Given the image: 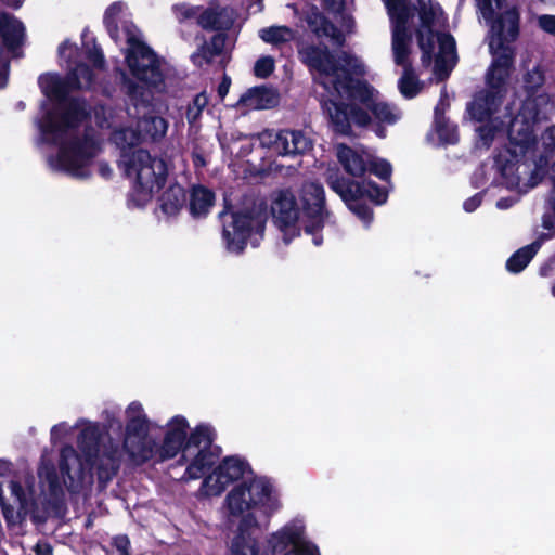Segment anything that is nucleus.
Returning <instances> with one entry per match:
<instances>
[{"mask_svg":"<svg viewBox=\"0 0 555 555\" xmlns=\"http://www.w3.org/2000/svg\"><path fill=\"white\" fill-rule=\"evenodd\" d=\"M101 171H102L103 176H109V173H111V169L107 167H102Z\"/></svg>","mask_w":555,"mask_h":555,"instance_id":"54","label":"nucleus"},{"mask_svg":"<svg viewBox=\"0 0 555 555\" xmlns=\"http://www.w3.org/2000/svg\"><path fill=\"white\" fill-rule=\"evenodd\" d=\"M122 33L128 43L126 61L129 69L134 78L145 86H134L129 81L127 82V92L135 104H138L139 101L145 103L150 98L147 88H158L164 81L160 61L153 51L142 42L141 34L135 26L125 24Z\"/></svg>","mask_w":555,"mask_h":555,"instance_id":"10","label":"nucleus"},{"mask_svg":"<svg viewBox=\"0 0 555 555\" xmlns=\"http://www.w3.org/2000/svg\"><path fill=\"white\" fill-rule=\"evenodd\" d=\"M126 426L122 449L100 444V455L96 462L99 480L108 481L118 468L122 454L135 464H142L152 459H158V443L154 433L158 426L149 420L139 402L130 403L126 409Z\"/></svg>","mask_w":555,"mask_h":555,"instance_id":"6","label":"nucleus"},{"mask_svg":"<svg viewBox=\"0 0 555 555\" xmlns=\"http://www.w3.org/2000/svg\"><path fill=\"white\" fill-rule=\"evenodd\" d=\"M367 166H370V170L380 179H387L391 173V166L385 159L373 158L370 155Z\"/></svg>","mask_w":555,"mask_h":555,"instance_id":"38","label":"nucleus"},{"mask_svg":"<svg viewBox=\"0 0 555 555\" xmlns=\"http://www.w3.org/2000/svg\"><path fill=\"white\" fill-rule=\"evenodd\" d=\"M273 555H319L318 548L304 535L300 521L287 524L268 539Z\"/></svg>","mask_w":555,"mask_h":555,"instance_id":"17","label":"nucleus"},{"mask_svg":"<svg viewBox=\"0 0 555 555\" xmlns=\"http://www.w3.org/2000/svg\"><path fill=\"white\" fill-rule=\"evenodd\" d=\"M189 423L185 417L176 415L165 426L164 439L158 444V460L165 461L175 457L186 443Z\"/></svg>","mask_w":555,"mask_h":555,"instance_id":"22","label":"nucleus"},{"mask_svg":"<svg viewBox=\"0 0 555 555\" xmlns=\"http://www.w3.org/2000/svg\"><path fill=\"white\" fill-rule=\"evenodd\" d=\"M546 80V70L542 64L537 63L527 68L522 77L525 99L509 122L508 147L498 158L505 185L519 193L534 188L543 177L534 155L537 124L554 109L552 96L543 90Z\"/></svg>","mask_w":555,"mask_h":555,"instance_id":"3","label":"nucleus"},{"mask_svg":"<svg viewBox=\"0 0 555 555\" xmlns=\"http://www.w3.org/2000/svg\"><path fill=\"white\" fill-rule=\"evenodd\" d=\"M541 243L539 241L525 246L517 250L506 262L508 271L518 273L529 263L535 253L539 250Z\"/></svg>","mask_w":555,"mask_h":555,"instance_id":"32","label":"nucleus"},{"mask_svg":"<svg viewBox=\"0 0 555 555\" xmlns=\"http://www.w3.org/2000/svg\"><path fill=\"white\" fill-rule=\"evenodd\" d=\"M369 154L364 151L352 150L351 147L338 144L337 157L345 170L351 176H362L367 168Z\"/></svg>","mask_w":555,"mask_h":555,"instance_id":"23","label":"nucleus"},{"mask_svg":"<svg viewBox=\"0 0 555 555\" xmlns=\"http://www.w3.org/2000/svg\"><path fill=\"white\" fill-rule=\"evenodd\" d=\"M173 12L176 14V17L179 21H183V20H188V18L194 17L196 15V13H197L195 8H192V7L186 5V4H176L173 7Z\"/></svg>","mask_w":555,"mask_h":555,"instance_id":"41","label":"nucleus"},{"mask_svg":"<svg viewBox=\"0 0 555 555\" xmlns=\"http://www.w3.org/2000/svg\"><path fill=\"white\" fill-rule=\"evenodd\" d=\"M476 5L481 17L491 23L488 40L493 61L487 74L490 91L477 95L468 112L478 121H490L491 126L485 125L477 129L485 144H488L494 137V131L503 125L494 114L502 102L511 75L514 53L509 42L519 33V10L514 0H476Z\"/></svg>","mask_w":555,"mask_h":555,"instance_id":"4","label":"nucleus"},{"mask_svg":"<svg viewBox=\"0 0 555 555\" xmlns=\"http://www.w3.org/2000/svg\"><path fill=\"white\" fill-rule=\"evenodd\" d=\"M301 225L307 235L312 236L315 246L321 245L323 238L320 230L330 222V212L325 209L324 190L314 182L305 183L300 192Z\"/></svg>","mask_w":555,"mask_h":555,"instance_id":"14","label":"nucleus"},{"mask_svg":"<svg viewBox=\"0 0 555 555\" xmlns=\"http://www.w3.org/2000/svg\"><path fill=\"white\" fill-rule=\"evenodd\" d=\"M270 210L274 223L284 233V241L288 243L302 228L301 214L295 195L288 190L273 192Z\"/></svg>","mask_w":555,"mask_h":555,"instance_id":"16","label":"nucleus"},{"mask_svg":"<svg viewBox=\"0 0 555 555\" xmlns=\"http://www.w3.org/2000/svg\"><path fill=\"white\" fill-rule=\"evenodd\" d=\"M515 199L512 198H501L496 202V207L500 209H506L514 204Z\"/></svg>","mask_w":555,"mask_h":555,"instance_id":"49","label":"nucleus"},{"mask_svg":"<svg viewBox=\"0 0 555 555\" xmlns=\"http://www.w3.org/2000/svg\"><path fill=\"white\" fill-rule=\"evenodd\" d=\"M212 440L214 429L209 425H198L191 431L182 449L186 478L198 479L214 465L217 454L211 449Z\"/></svg>","mask_w":555,"mask_h":555,"instance_id":"12","label":"nucleus"},{"mask_svg":"<svg viewBox=\"0 0 555 555\" xmlns=\"http://www.w3.org/2000/svg\"><path fill=\"white\" fill-rule=\"evenodd\" d=\"M198 24L205 29H227L232 25V13L227 9H208L198 16Z\"/></svg>","mask_w":555,"mask_h":555,"instance_id":"28","label":"nucleus"},{"mask_svg":"<svg viewBox=\"0 0 555 555\" xmlns=\"http://www.w3.org/2000/svg\"><path fill=\"white\" fill-rule=\"evenodd\" d=\"M114 544L121 552V555H129L130 541L126 535L116 537Z\"/></svg>","mask_w":555,"mask_h":555,"instance_id":"43","label":"nucleus"},{"mask_svg":"<svg viewBox=\"0 0 555 555\" xmlns=\"http://www.w3.org/2000/svg\"><path fill=\"white\" fill-rule=\"evenodd\" d=\"M263 229L264 219L260 214L256 216L241 212L231 215L230 221H224L223 225V238L228 250L240 254L248 240L253 245H257Z\"/></svg>","mask_w":555,"mask_h":555,"instance_id":"15","label":"nucleus"},{"mask_svg":"<svg viewBox=\"0 0 555 555\" xmlns=\"http://www.w3.org/2000/svg\"><path fill=\"white\" fill-rule=\"evenodd\" d=\"M480 204H481V195L476 194L473 197L465 201L463 207L467 212H473L474 210L477 209V207L480 206Z\"/></svg>","mask_w":555,"mask_h":555,"instance_id":"44","label":"nucleus"},{"mask_svg":"<svg viewBox=\"0 0 555 555\" xmlns=\"http://www.w3.org/2000/svg\"><path fill=\"white\" fill-rule=\"evenodd\" d=\"M240 104L247 109H268L278 104V95L272 89L258 87L244 93Z\"/></svg>","mask_w":555,"mask_h":555,"instance_id":"25","label":"nucleus"},{"mask_svg":"<svg viewBox=\"0 0 555 555\" xmlns=\"http://www.w3.org/2000/svg\"><path fill=\"white\" fill-rule=\"evenodd\" d=\"M0 37L9 49H14L23 40L24 27L13 16L2 13L0 14Z\"/></svg>","mask_w":555,"mask_h":555,"instance_id":"27","label":"nucleus"},{"mask_svg":"<svg viewBox=\"0 0 555 555\" xmlns=\"http://www.w3.org/2000/svg\"><path fill=\"white\" fill-rule=\"evenodd\" d=\"M120 165L133 181V197L138 205L147 203L165 183L167 177L165 162L153 157L145 150L122 153Z\"/></svg>","mask_w":555,"mask_h":555,"instance_id":"11","label":"nucleus"},{"mask_svg":"<svg viewBox=\"0 0 555 555\" xmlns=\"http://www.w3.org/2000/svg\"><path fill=\"white\" fill-rule=\"evenodd\" d=\"M259 528H245L237 526L235 535L230 544L229 555H259V545L255 532Z\"/></svg>","mask_w":555,"mask_h":555,"instance_id":"24","label":"nucleus"},{"mask_svg":"<svg viewBox=\"0 0 555 555\" xmlns=\"http://www.w3.org/2000/svg\"><path fill=\"white\" fill-rule=\"evenodd\" d=\"M194 164L196 166H204L205 165L204 158L199 155H194Z\"/></svg>","mask_w":555,"mask_h":555,"instance_id":"53","label":"nucleus"},{"mask_svg":"<svg viewBox=\"0 0 555 555\" xmlns=\"http://www.w3.org/2000/svg\"><path fill=\"white\" fill-rule=\"evenodd\" d=\"M224 507L229 517L238 518L237 526L260 528L262 520L280 508L273 485L264 477H254L235 486L225 496Z\"/></svg>","mask_w":555,"mask_h":555,"instance_id":"8","label":"nucleus"},{"mask_svg":"<svg viewBox=\"0 0 555 555\" xmlns=\"http://www.w3.org/2000/svg\"><path fill=\"white\" fill-rule=\"evenodd\" d=\"M552 294L555 296V284L552 287Z\"/></svg>","mask_w":555,"mask_h":555,"instance_id":"57","label":"nucleus"},{"mask_svg":"<svg viewBox=\"0 0 555 555\" xmlns=\"http://www.w3.org/2000/svg\"><path fill=\"white\" fill-rule=\"evenodd\" d=\"M126 114L122 111L115 112L112 108L99 107L94 112V117L100 128L112 129V141L125 152L127 147H132L141 142L143 134L140 130H133L125 127L122 121Z\"/></svg>","mask_w":555,"mask_h":555,"instance_id":"20","label":"nucleus"},{"mask_svg":"<svg viewBox=\"0 0 555 555\" xmlns=\"http://www.w3.org/2000/svg\"><path fill=\"white\" fill-rule=\"evenodd\" d=\"M328 183L330 186L347 204L349 209L356 214L366 227L371 223L373 214L371 209L361 204L359 199L366 196L376 204H383L387 199V192L371 181H365L360 184L331 176L328 178Z\"/></svg>","mask_w":555,"mask_h":555,"instance_id":"13","label":"nucleus"},{"mask_svg":"<svg viewBox=\"0 0 555 555\" xmlns=\"http://www.w3.org/2000/svg\"><path fill=\"white\" fill-rule=\"evenodd\" d=\"M377 135L380 137V138H384L385 137V133H384V129L382 128H378L377 131H376Z\"/></svg>","mask_w":555,"mask_h":555,"instance_id":"56","label":"nucleus"},{"mask_svg":"<svg viewBox=\"0 0 555 555\" xmlns=\"http://www.w3.org/2000/svg\"><path fill=\"white\" fill-rule=\"evenodd\" d=\"M126 5L122 2H115L111 4L105 12V24L111 36L117 41L121 39L118 27L117 17L125 10Z\"/></svg>","mask_w":555,"mask_h":555,"instance_id":"36","label":"nucleus"},{"mask_svg":"<svg viewBox=\"0 0 555 555\" xmlns=\"http://www.w3.org/2000/svg\"><path fill=\"white\" fill-rule=\"evenodd\" d=\"M224 47V36L218 34L212 37L210 44L203 46L192 55V60L195 65L203 66L205 63H209L210 60L221 53Z\"/></svg>","mask_w":555,"mask_h":555,"instance_id":"33","label":"nucleus"},{"mask_svg":"<svg viewBox=\"0 0 555 555\" xmlns=\"http://www.w3.org/2000/svg\"><path fill=\"white\" fill-rule=\"evenodd\" d=\"M435 129L442 143L452 144L457 141L455 127L440 116L438 109H436Z\"/></svg>","mask_w":555,"mask_h":555,"instance_id":"35","label":"nucleus"},{"mask_svg":"<svg viewBox=\"0 0 555 555\" xmlns=\"http://www.w3.org/2000/svg\"><path fill=\"white\" fill-rule=\"evenodd\" d=\"M4 3H7L10 7L18 8L22 5L24 0H3Z\"/></svg>","mask_w":555,"mask_h":555,"instance_id":"52","label":"nucleus"},{"mask_svg":"<svg viewBox=\"0 0 555 555\" xmlns=\"http://www.w3.org/2000/svg\"><path fill=\"white\" fill-rule=\"evenodd\" d=\"M10 470V463L0 460V476L5 475Z\"/></svg>","mask_w":555,"mask_h":555,"instance_id":"51","label":"nucleus"},{"mask_svg":"<svg viewBox=\"0 0 555 555\" xmlns=\"http://www.w3.org/2000/svg\"><path fill=\"white\" fill-rule=\"evenodd\" d=\"M343 1L344 0H324V2L333 10H338L341 7Z\"/></svg>","mask_w":555,"mask_h":555,"instance_id":"50","label":"nucleus"},{"mask_svg":"<svg viewBox=\"0 0 555 555\" xmlns=\"http://www.w3.org/2000/svg\"><path fill=\"white\" fill-rule=\"evenodd\" d=\"M543 145L546 151H555V126L551 127L542 137Z\"/></svg>","mask_w":555,"mask_h":555,"instance_id":"42","label":"nucleus"},{"mask_svg":"<svg viewBox=\"0 0 555 555\" xmlns=\"http://www.w3.org/2000/svg\"><path fill=\"white\" fill-rule=\"evenodd\" d=\"M75 427L80 428L78 447L85 456V462L72 446H65L60 453L59 473L46 453L41 456L38 476L41 486L47 487L51 493H56L65 487L72 492H78L93 481L92 468L96 469L100 455V430L95 424L87 421L78 422ZM74 426L61 423L52 427L51 440L56 442L72 434Z\"/></svg>","mask_w":555,"mask_h":555,"instance_id":"5","label":"nucleus"},{"mask_svg":"<svg viewBox=\"0 0 555 555\" xmlns=\"http://www.w3.org/2000/svg\"><path fill=\"white\" fill-rule=\"evenodd\" d=\"M391 26V51L393 61L403 67L398 87L404 98H414L422 89L410 63L412 37L410 31L411 12L406 0H385Z\"/></svg>","mask_w":555,"mask_h":555,"instance_id":"9","label":"nucleus"},{"mask_svg":"<svg viewBox=\"0 0 555 555\" xmlns=\"http://www.w3.org/2000/svg\"><path fill=\"white\" fill-rule=\"evenodd\" d=\"M307 23L310 29L318 37L328 38L334 44L341 46L345 41V36L332 23L326 21L315 9L307 15Z\"/></svg>","mask_w":555,"mask_h":555,"instance_id":"26","label":"nucleus"},{"mask_svg":"<svg viewBox=\"0 0 555 555\" xmlns=\"http://www.w3.org/2000/svg\"><path fill=\"white\" fill-rule=\"evenodd\" d=\"M543 225L545 229H548V230L552 228V223L546 218H544V220H543Z\"/></svg>","mask_w":555,"mask_h":555,"instance_id":"55","label":"nucleus"},{"mask_svg":"<svg viewBox=\"0 0 555 555\" xmlns=\"http://www.w3.org/2000/svg\"><path fill=\"white\" fill-rule=\"evenodd\" d=\"M416 38L422 51V64L428 67L435 59L434 73L446 78L456 63L455 41L438 30L444 24L442 10L431 0H418Z\"/></svg>","mask_w":555,"mask_h":555,"instance_id":"7","label":"nucleus"},{"mask_svg":"<svg viewBox=\"0 0 555 555\" xmlns=\"http://www.w3.org/2000/svg\"><path fill=\"white\" fill-rule=\"evenodd\" d=\"M59 53L62 57L70 59L76 53V47L69 41H65L60 46Z\"/></svg>","mask_w":555,"mask_h":555,"instance_id":"45","label":"nucleus"},{"mask_svg":"<svg viewBox=\"0 0 555 555\" xmlns=\"http://www.w3.org/2000/svg\"><path fill=\"white\" fill-rule=\"evenodd\" d=\"M208 104V98L206 93H198L194 99L192 104L189 105L186 111V118L190 124H194L199 116L202 115L203 109Z\"/></svg>","mask_w":555,"mask_h":555,"instance_id":"37","label":"nucleus"},{"mask_svg":"<svg viewBox=\"0 0 555 555\" xmlns=\"http://www.w3.org/2000/svg\"><path fill=\"white\" fill-rule=\"evenodd\" d=\"M35 489L33 477L24 475L7 486L0 485V505L5 518L14 517V513L26 514L33 505Z\"/></svg>","mask_w":555,"mask_h":555,"instance_id":"18","label":"nucleus"},{"mask_svg":"<svg viewBox=\"0 0 555 555\" xmlns=\"http://www.w3.org/2000/svg\"><path fill=\"white\" fill-rule=\"evenodd\" d=\"M231 80L228 77H224L222 82L218 87V93L220 98H224L227 93L229 92Z\"/></svg>","mask_w":555,"mask_h":555,"instance_id":"48","label":"nucleus"},{"mask_svg":"<svg viewBox=\"0 0 555 555\" xmlns=\"http://www.w3.org/2000/svg\"><path fill=\"white\" fill-rule=\"evenodd\" d=\"M274 69V60L271 56L260 57L254 67L255 75L259 78L268 77Z\"/></svg>","mask_w":555,"mask_h":555,"instance_id":"39","label":"nucleus"},{"mask_svg":"<svg viewBox=\"0 0 555 555\" xmlns=\"http://www.w3.org/2000/svg\"><path fill=\"white\" fill-rule=\"evenodd\" d=\"M258 35L266 43L280 46L292 41L295 38V30L284 25H275L261 28Z\"/></svg>","mask_w":555,"mask_h":555,"instance_id":"31","label":"nucleus"},{"mask_svg":"<svg viewBox=\"0 0 555 555\" xmlns=\"http://www.w3.org/2000/svg\"><path fill=\"white\" fill-rule=\"evenodd\" d=\"M259 140L262 146L282 156L305 154L313 145L310 135L301 130H264L260 133Z\"/></svg>","mask_w":555,"mask_h":555,"instance_id":"19","label":"nucleus"},{"mask_svg":"<svg viewBox=\"0 0 555 555\" xmlns=\"http://www.w3.org/2000/svg\"><path fill=\"white\" fill-rule=\"evenodd\" d=\"M249 472L248 464L237 457H225L216 469L208 475L202 485V490L206 495H219L233 481L245 477Z\"/></svg>","mask_w":555,"mask_h":555,"instance_id":"21","label":"nucleus"},{"mask_svg":"<svg viewBox=\"0 0 555 555\" xmlns=\"http://www.w3.org/2000/svg\"><path fill=\"white\" fill-rule=\"evenodd\" d=\"M212 192L202 185L194 186L190 197V210L195 217L205 216L214 204Z\"/></svg>","mask_w":555,"mask_h":555,"instance_id":"29","label":"nucleus"},{"mask_svg":"<svg viewBox=\"0 0 555 555\" xmlns=\"http://www.w3.org/2000/svg\"><path fill=\"white\" fill-rule=\"evenodd\" d=\"M298 54L312 72L317 85L323 88L321 103L337 132L347 134L351 122L361 127L370 124V115L357 107V102L380 122L391 125L401 117L396 107L379 100L373 87L353 79L366 74L364 63L354 54L341 51L334 55L327 48L312 44L300 48Z\"/></svg>","mask_w":555,"mask_h":555,"instance_id":"1","label":"nucleus"},{"mask_svg":"<svg viewBox=\"0 0 555 555\" xmlns=\"http://www.w3.org/2000/svg\"><path fill=\"white\" fill-rule=\"evenodd\" d=\"M162 210L168 215H176L185 203V192L179 184L170 185L160 198Z\"/></svg>","mask_w":555,"mask_h":555,"instance_id":"30","label":"nucleus"},{"mask_svg":"<svg viewBox=\"0 0 555 555\" xmlns=\"http://www.w3.org/2000/svg\"><path fill=\"white\" fill-rule=\"evenodd\" d=\"M89 60L95 67H102L103 65V55L98 49H94L89 53Z\"/></svg>","mask_w":555,"mask_h":555,"instance_id":"47","label":"nucleus"},{"mask_svg":"<svg viewBox=\"0 0 555 555\" xmlns=\"http://www.w3.org/2000/svg\"><path fill=\"white\" fill-rule=\"evenodd\" d=\"M538 25L545 33L555 36V15H540L538 17Z\"/></svg>","mask_w":555,"mask_h":555,"instance_id":"40","label":"nucleus"},{"mask_svg":"<svg viewBox=\"0 0 555 555\" xmlns=\"http://www.w3.org/2000/svg\"><path fill=\"white\" fill-rule=\"evenodd\" d=\"M68 79L66 83L54 74L39 77V86L49 102L42 105L44 115L39 121V129L46 141L60 142L57 155L49 160L51 168L86 178L90 175V165L100 146L89 134L80 139L77 128L87 117L85 103L67 99L66 93L70 87H89L92 74L85 65H78Z\"/></svg>","mask_w":555,"mask_h":555,"instance_id":"2","label":"nucleus"},{"mask_svg":"<svg viewBox=\"0 0 555 555\" xmlns=\"http://www.w3.org/2000/svg\"><path fill=\"white\" fill-rule=\"evenodd\" d=\"M8 73V62L0 51V89L5 87Z\"/></svg>","mask_w":555,"mask_h":555,"instance_id":"46","label":"nucleus"},{"mask_svg":"<svg viewBox=\"0 0 555 555\" xmlns=\"http://www.w3.org/2000/svg\"><path fill=\"white\" fill-rule=\"evenodd\" d=\"M139 130L144 138L157 139L165 135L167 131V122L164 118L157 116L145 117L140 120Z\"/></svg>","mask_w":555,"mask_h":555,"instance_id":"34","label":"nucleus"}]
</instances>
